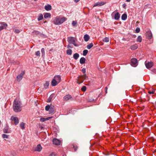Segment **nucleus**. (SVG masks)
<instances>
[{
	"instance_id": "obj_55",
	"label": "nucleus",
	"mask_w": 156,
	"mask_h": 156,
	"mask_svg": "<svg viewBox=\"0 0 156 156\" xmlns=\"http://www.w3.org/2000/svg\"><path fill=\"white\" fill-rule=\"evenodd\" d=\"M63 156H64V155H63Z\"/></svg>"
},
{
	"instance_id": "obj_34",
	"label": "nucleus",
	"mask_w": 156,
	"mask_h": 156,
	"mask_svg": "<svg viewBox=\"0 0 156 156\" xmlns=\"http://www.w3.org/2000/svg\"><path fill=\"white\" fill-rule=\"evenodd\" d=\"M88 52V51L87 50H84L83 51V56H86Z\"/></svg>"
},
{
	"instance_id": "obj_9",
	"label": "nucleus",
	"mask_w": 156,
	"mask_h": 156,
	"mask_svg": "<svg viewBox=\"0 0 156 156\" xmlns=\"http://www.w3.org/2000/svg\"><path fill=\"white\" fill-rule=\"evenodd\" d=\"M42 149V147L41 144H38L37 145V147L34 148V151L40 152L41 151Z\"/></svg>"
},
{
	"instance_id": "obj_43",
	"label": "nucleus",
	"mask_w": 156,
	"mask_h": 156,
	"mask_svg": "<svg viewBox=\"0 0 156 156\" xmlns=\"http://www.w3.org/2000/svg\"><path fill=\"white\" fill-rule=\"evenodd\" d=\"M40 52L39 51H37L36 53V55L37 56H39L40 55Z\"/></svg>"
},
{
	"instance_id": "obj_27",
	"label": "nucleus",
	"mask_w": 156,
	"mask_h": 156,
	"mask_svg": "<svg viewBox=\"0 0 156 156\" xmlns=\"http://www.w3.org/2000/svg\"><path fill=\"white\" fill-rule=\"evenodd\" d=\"M49 85V82L46 81V83H45L44 85V88L45 89H47L48 88Z\"/></svg>"
},
{
	"instance_id": "obj_26",
	"label": "nucleus",
	"mask_w": 156,
	"mask_h": 156,
	"mask_svg": "<svg viewBox=\"0 0 156 156\" xmlns=\"http://www.w3.org/2000/svg\"><path fill=\"white\" fill-rule=\"evenodd\" d=\"M66 53L68 55H72V50L70 49H68L66 50Z\"/></svg>"
},
{
	"instance_id": "obj_28",
	"label": "nucleus",
	"mask_w": 156,
	"mask_h": 156,
	"mask_svg": "<svg viewBox=\"0 0 156 156\" xmlns=\"http://www.w3.org/2000/svg\"><path fill=\"white\" fill-rule=\"evenodd\" d=\"M54 108L52 107H51L49 111V113L50 114H53L54 113Z\"/></svg>"
},
{
	"instance_id": "obj_20",
	"label": "nucleus",
	"mask_w": 156,
	"mask_h": 156,
	"mask_svg": "<svg viewBox=\"0 0 156 156\" xmlns=\"http://www.w3.org/2000/svg\"><path fill=\"white\" fill-rule=\"evenodd\" d=\"M147 37L148 39H151L152 37V33L150 32H148L147 34Z\"/></svg>"
},
{
	"instance_id": "obj_5",
	"label": "nucleus",
	"mask_w": 156,
	"mask_h": 156,
	"mask_svg": "<svg viewBox=\"0 0 156 156\" xmlns=\"http://www.w3.org/2000/svg\"><path fill=\"white\" fill-rule=\"evenodd\" d=\"M131 65L136 67L138 64V61L137 59L135 58H133L131 60Z\"/></svg>"
},
{
	"instance_id": "obj_36",
	"label": "nucleus",
	"mask_w": 156,
	"mask_h": 156,
	"mask_svg": "<svg viewBox=\"0 0 156 156\" xmlns=\"http://www.w3.org/2000/svg\"><path fill=\"white\" fill-rule=\"evenodd\" d=\"M8 135L6 134H3L2 137L3 138H8Z\"/></svg>"
},
{
	"instance_id": "obj_45",
	"label": "nucleus",
	"mask_w": 156,
	"mask_h": 156,
	"mask_svg": "<svg viewBox=\"0 0 156 156\" xmlns=\"http://www.w3.org/2000/svg\"><path fill=\"white\" fill-rule=\"evenodd\" d=\"M148 93L150 94H153L154 93V91H149L148 92Z\"/></svg>"
},
{
	"instance_id": "obj_38",
	"label": "nucleus",
	"mask_w": 156,
	"mask_h": 156,
	"mask_svg": "<svg viewBox=\"0 0 156 156\" xmlns=\"http://www.w3.org/2000/svg\"><path fill=\"white\" fill-rule=\"evenodd\" d=\"M46 118H41L40 119V121L41 122H44L45 121L47 120H46Z\"/></svg>"
},
{
	"instance_id": "obj_33",
	"label": "nucleus",
	"mask_w": 156,
	"mask_h": 156,
	"mask_svg": "<svg viewBox=\"0 0 156 156\" xmlns=\"http://www.w3.org/2000/svg\"><path fill=\"white\" fill-rule=\"evenodd\" d=\"M142 40V37L140 36H139L137 38V41L140 42H141Z\"/></svg>"
},
{
	"instance_id": "obj_14",
	"label": "nucleus",
	"mask_w": 156,
	"mask_h": 156,
	"mask_svg": "<svg viewBox=\"0 0 156 156\" xmlns=\"http://www.w3.org/2000/svg\"><path fill=\"white\" fill-rule=\"evenodd\" d=\"M3 132L5 133H9L11 132V130L8 126H7L5 128Z\"/></svg>"
},
{
	"instance_id": "obj_1",
	"label": "nucleus",
	"mask_w": 156,
	"mask_h": 156,
	"mask_svg": "<svg viewBox=\"0 0 156 156\" xmlns=\"http://www.w3.org/2000/svg\"><path fill=\"white\" fill-rule=\"evenodd\" d=\"M13 108L14 111L15 112H20L22 110L20 102L15 100L13 102Z\"/></svg>"
},
{
	"instance_id": "obj_44",
	"label": "nucleus",
	"mask_w": 156,
	"mask_h": 156,
	"mask_svg": "<svg viewBox=\"0 0 156 156\" xmlns=\"http://www.w3.org/2000/svg\"><path fill=\"white\" fill-rule=\"evenodd\" d=\"M14 32L16 33H19L20 32V31L18 29H16L14 30Z\"/></svg>"
},
{
	"instance_id": "obj_41",
	"label": "nucleus",
	"mask_w": 156,
	"mask_h": 156,
	"mask_svg": "<svg viewBox=\"0 0 156 156\" xmlns=\"http://www.w3.org/2000/svg\"><path fill=\"white\" fill-rule=\"evenodd\" d=\"M72 25L74 26H75L76 24H77V22H76L75 21H73L72 22Z\"/></svg>"
},
{
	"instance_id": "obj_46",
	"label": "nucleus",
	"mask_w": 156,
	"mask_h": 156,
	"mask_svg": "<svg viewBox=\"0 0 156 156\" xmlns=\"http://www.w3.org/2000/svg\"><path fill=\"white\" fill-rule=\"evenodd\" d=\"M41 52L42 54H44V48H42L41 50Z\"/></svg>"
},
{
	"instance_id": "obj_35",
	"label": "nucleus",
	"mask_w": 156,
	"mask_h": 156,
	"mask_svg": "<svg viewBox=\"0 0 156 156\" xmlns=\"http://www.w3.org/2000/svg\"><path fill=\"white\" fill-rule=\"evenodd\" d=\"M137 48V46L136 45H132L131 47V49L132 50H135Z\"/></svg>"
},
{
	"instance_id": "obj_4",
	"label": "nucleus",
	"mask_w": 156,
	"mask_h": 156,
	"mask_svg": "<svg viewBox=\"0 0 156 156\" xmlns=\"http://www.w3.org/2000/svg\"><path fill=\"white\" fill-rule=\"evenodd\" d=\"M86 74H84L82 76H80L78 78V79L77 81V83L79 84H80L82 83L84 80L86 79Z\"/></svg>"
},
{
	"instance_id": "obj_7",
	"label": "nucleus",
	"mask_w": 156,
	"mask_h": 156,
	"mask_svg": "<svg viewBox=\"0 0 156 156\" xmlns=\"http://www.w3.org/2000/svg\"><path fill=\"white\" fill-rule=\"evenodd\" d=\"M0 24L1 25L0 26V31L5 29L8 26L7 24L5 22H1Z\"/></svg>"
},
{
	"instance_id": "obj_47",
	"label": "nucleus",
	"mask_w": 156,
	"mask_h": 156,
	"mask_svg": "<svg viewBox=\"0 0 156 156\" xmlns=\"http://www.w3.org/2000/svg\"><path fill=\"white\" fill-rule=\"evenodd\" d=\"M73 147L74 148L75 151H76L77 150V149L78 148V147L77 146H74V145L73 146Z\"/></svg>"
},
{
	"instance_id": "obj_21",
	"label": "nucleus",
	"mask_w": 156,
	"mask_h": 156,
	"mask_svg": "<svg viewBox=\"0 0 156 156\" xmlns=\"http://www.w3.org/2000/svg\"><path fill=\"white\" fill-rule=\"evenodd\" d=\"M51 16V14L49 13H46L44 15V18L46 19L48 18H50Z\"/></svg>"
},
{
	"instance_id": "obj_2",
	"label": "nucleus",
	"mask_w": 156,
	"mask_h": 156,
	"mask_svg": "<svg viewBox=\"0 0 156 156\" xmlns=\"http://www.w3.org/2000/svg\"><path fill=\"white\" fill-rule=\"evenodd\" d=\"M67 19L65 17L59 18L56 17L53 20V23L54 24L58 25L66 21Z\"/></svg>"
},
{
	"instance_id": "obj_42",
	"label": "nucleus",
	"mask_w": 156,
	"mask_h": 156,
	"mask_svg": "<svg viewBox=\"0 0 156 156\" xmlns=\"http://www.w3.org/2000/svg\"><path fill=\"white\" fill-rule=\"evenodd\" d=\"M140 28L139 27H137L136 30V32L137 33H138L140 31Z\"/></svg>"
},
{
	"instance_id": "obj_12",
	"label": "nucleus",
	"mask_w": 156,
	"mask_h": 156,
	"mask_svg": "<svg viewBox=\"0 0 156 156\" xmlns=\"http://www.w3.org/2000/svg\"><path fill=\"white\" fill-rule=\"evenodd\" d=\"M153 66V63L152 62H148L145 63V66L147 69H150Z\"/></svg>"
},
{
	"instance_id": "obj_32",
	"label": "nucleus",
	"mask_w": 156,
	"mask_h": 156,
	"mask_svg": "<svg viewBox=\"0 0 156 156\" xmlns=\"http://www.w3.org/2000/svg\"><path fill=\"white\" fill-rule=\"evenodd\" d=\"M109 38L108 37H105L104 39H103V41L104 42H108L109 41Z\"/></svg>"
},
{
	"instance_id": "obj_37",
	"label": "nucleus",
	"mask_w": 156,
	"mask_h": 156,
	"mask_svg": "<svg viewBox=\"0 0 156 156\" xmlns=\"http://www.w3.org/2000/svg\"><path fill=\"white\" fill-rule=\"evenodd\" d=\"M50 108H51L50 107V106L49 105H47L46 106L45 109L46 111H49V109H50Z\"/></svg>"
},
{
	"instance_id": "obj_19",
	"label": "nucleus",
	"mask_w": 156,
	"mask_h": 156,
	"mask_svg": "<svg viewBox=\"0 0 156 156\" xmlns=\"http://www.w3.org/2000/svg\"><path fill=\"white\" fill-rule=\"evenodd\" d=\"M89 39L90 37L88 35L86 34L84 35V39L85 41L86 42L87 41L89 40Z\"/></svg>"
},
{
	"instance_id": "obj_16",
	"label": "nucleus",
	"mask_w": 156,
	"mask_h": 156,
	"mask_svg": "<svg viewBox=\"0 0 156 156\" xmlns=\"http://www.w3.org/2000/svg\"><path fill=\"white\" fill-rule=\"evenodd\" d=\"M58 83L54 79H53L51 82V84L52 86H55L57 85Z\"/></svg>"
},
{
	"instance_id": "obj_13",
	"label": "nucleus",
	"mask_w": 156,
	"mask_h": 156,
	"mask_svg": "<svg viewBox=\"0 0 156 156\" xmlns=\"http://www.w3.org/2000/svg\"><path fill=\"white\" fill-rule=\"evenodd\" d=\"M58 83H59L61 80V76L60 75H57L55 76L54 78Z\"/></svg>"
},
{
	"instance_id": "obj_3",
	"label": "nucleus",
	"mask_w": 156,
	"mask_h": 156,
	"mask_svg": "<svg viewBox=\"0 0 156 156\" xmlns=\"http://www.w3.org/2000/svg\"><path fill=\"white\" fill-rule=\"evenodd\" d=\"M68 41L69 44H73L75 46H77L75 43V38L73 37H70L68 38Z\"/></svg>"
},
{
	"instance_id": "obj_6",
	"label": "nucleus",
	"mask_w": 156,
	"mask_h": 156,
	"mask_svg": "<svg viewBox=\"0 0 156 156\" xmlns=\"http://www.w3.org/2000/svg\"><path fill=\"white\" fill-rule=\"evenodd\" d=\"M11 120L14 121V124L16 125H17L19 122L18 119L17 117L12 116L11 117Z\"/></svg>"
},
{
	"instance_id": "obj_29",
	"label": "nucleus",
	"mask_w": 156,
	"mask_h": 156,
	"mask_svg": "<svg viewBox=\"0 0 156 156\" xmlns=\"http://www.w3.org/2000/svg\"><path fill=\"white\" fill-rule=\"evenodd\" d=\"M43 15L42 14H41L39 15V16L37 18V20L38 21H40L42 20L43 19Z\"/></svg>"
},
{
	"instance_id": "obj_52",
	"label": "nucleus",
	"mask_w": 156,
	"mask_h": 156,
	"mask_svg": "<svg viewBox=\"0 0 156 156\" xmlns=\"http://www.w3.org/2000/svg\"><path fill=\"white\" fill-rule=\"evenodd\" d=\"M80 0H74V1L75 2L77 3L79 2Z\"/></svg>"
},
{
	"instance_id": "obj_53",
	"label": "nucleus",
	"mask_w": 156,
	"mask_h": 156,
	"mask_svg": "<svg viewBox=\"0 0 156 156\" xmlns=\"http://www.w3.org/2000/svg\"><path fill=\"white\" fill-rule=\"evenodd\" d=\"M130 1H131V0H126V2H130Z\"/></svg>"
},
{
	"instance_id": "obj_24",
	"label": "nucleus",
	"mask_w": 156,
	"mask_h": 156,
	"mask_svg": "<svg viewBox=\"0 0 156 156\" xmlns=\"http://www.w3.org/2000/svg\"><path fill=\"white\" fill-rule=\"evenodd\" d=\"M79 57V55L77 53H75L73 55V58L75 60L77 59Z\"/></svg>"
},
{
	"instance_id": "obj_39",
	"label": "nucleus",
	"mask_w": 156,
	"mask_h": 156,
	"mask_svg": "<svg viewBox=\"0 0 156 156\" xmlns=\"http://www.w3.org/2000/svg\"><path fill=\"white\" fill-rule=\"evenodd\" d=\"M52 94H51L49 97V98H48V101H47V102H50L51 100V99H52Z\"/></svg>"
},
{
	"instance_id": "obj_11",
	"label": "nucleus",
	"mask_w": 156,
	"mask_h": 156,
	"mask_svg": "<svg viewBox=\"0 0 156 156\" xmlns=\"http://www.w3.org/2000/svg\"><path fill=\"white\" fill-rule=\"evenodd\" d=\"M105 4V2H98L96 3L94 5L93 7L96 6H100L104 5Z\"/></svg>"
},
{
	"instance_id": "obj_23",
	"label": "nucleus",
	"mask_w": 156,
	"mask_h": 156,
	"mask_svg": "<svg viewBox=\"0 0 156 156\" xmlns=\"http://www.w3.org/2000/svg\"><path fill=\"white\" fill-rule=\"evenodd\" d=\"M20 126L22 129H25V124L23 122H21L20 124Z\"/></svg>"
},
{
	"instance_id": "obj_30",
	"label": "nucleus",
	"mask_w": 156,
	"mask_h": 156,
	"mask_svg": "<svg viewBox=\"0 0 156 156\" xmlns=\"http://www.w3.org/2000/svg\"><path fill=\"white\" fill-rule=\"evenodd\" d=\"M93 46V44L92 43H90L88 44L87 46V48L88 49H90Z\"/></svg>"
},
{
	"instance_id": "obj_51",
	"label": "nucleus",
	"mask_w": 156,
	"mask_h": 156,
	"mask_svg": "<svg viewBox=\"0 0 156 156\" xmlns=\"http://www.w3.org/2000/svg\"><path fill=\"white\" fill-rule=\"evenodd\" d=\"M67 48H72L73 47L71 46L70 44H68L67 46Z\"/></svg>"
},
{
	"instance_id": "obj_25",
	"label": "nucleus",
	"mask_w": 156,
	"mask_h": 156,
	"mask_svg": "<svg viewBox=\"0 0 156 156\" xmlns=\"http://www.w3.org/2000/svg\"><path fill=\"white\" fill-rule=\"evenodd\" d=\"M127 18V16L126 14H123L121 16V19L122 20H125Z\"/></svg>"
},
{
	"instance_id": "obj_8",
	"label": "nucleus",
	"mask_w": 156,
	"mask_h": 156,
	"mask_svg": "<svg viewBox=\"0 0 156 156\" xmlns=\"http://www.w3.org/2000/svg\"><path fill=\"white\" fill-rule=\"evenodd\" d=\"M25 74L24 71L22 72L21 73L19 74L17 76L16 78L17 80L18 81H20L23 78V76Z\"/></svg>"
},
{
	"instance_id": "obj_31",
	"label": "nucleus",
	"mask_w": 156,
	"mask_h": 156,
	"mask_svg": "<svg viewBox=\"0 0 156 156\" xmlns=\"http://www.w3.org/2000/svg\"><path fill=\"white\" fill-rule=\"evenodd\" d=\"M33 35H38L40 34L39 32L37 30H34L32 32Z\"/></svg>"
},
{
	"instance_id": "obj_18",
	"label": "nucleus",
	"mask_w": 156,
	"mask_h": 156,
	"mask_svg": "<svg viewBox=\"0 0 156 156\" xmlns=\"http://www.w3.org/2000/svg\"><path fill=\"white\" fill-rule=\"evenodd\" d=\"M120 17V15L119 12L116 13L114 16V19L115 20H119Z\"/></svg>"
},
{
	"instance_id": "obj_49",
	"label": "nucleus",
	"mask_w": 156,
	"mask_h": 156,
	"mask_svg": "<svg viewBox=\"0 0 156 156\" xmlns=\"http://www.w3.org/2000/svg\"><path fill=\"white\" fill-rule=\"evenodd\" d=\"M126 6V5L125 3H124L122 5V7L123 8L125 9Z\"/></svg>"
},
{
	"instance_id": "obj_50",
	"label": "nucleus",
	"mask_w": 156,
	"mask_h": 156,
	"mask_svg": "<svg viewBox=\"0 0 156 156\" xmlns=\"http://www.w3.org/2000/svg\"><path fill=\"white\" fill-rule=\"evenodd\" d=\"M53 118V117L52 116L49 117H48L46 118V120H49V119H51Z\"/></svg>"
},
{
	"instance_id": "obj_54",
	"label": "nucleus",
	"mask_w": 156,
	"mask_h": 156,
	"mask_svg": "<svg viewBox=\"0 0 156 156\" xmlns=\"http://www.w3.org/2000/svg\"><path fill=\"white\" fill-rule=\"evenodd\" d=\"M107 87H105V90H106L107 91Z\"/></svg>"
},
{
	"instance_id": "obj_40",
	"label": "nucleus",
	"mask_w": 156,
	"mask_h": 156,
	"mask_svg": "<svg viewBox=\"0 0 156 156\" xmlns=\"http://www.w3.org/2000/svg\"><path fill=\"white\" fill-rule=\"evenodd\" d=\"M86 87L85 86H83L81 88V90L82 91L84 92L86 91Z\"/></svg>"
},
{
	"instance_id": "obj_10",
	"label": "nucleus",
	"mask_w": 156,
	"mask_h": 156,
	"mask_svg": "<svg viewBox=\"0 0 156 156\" xmlns=\"http://www.w3.org/2000/svg\"><path fill=\"white\" fill-rule=\"evenodd\" d=\"M53 144L56 145H59L61 143V141L59 140L56 139L54 138L53 140Z\"/></svg>"
},
{
	"instance_id": "obj_17",
	"label": "nucleus",
	"mask_w": 156,
	"mask_h": 156,
	"mask_svg": "<svg viewBox=\"0 0 156 156\" xmlns=\"http://www.w3.org/2000/svg\"><path fill=\"white\" fill-rule=\"evenodd\" d=\"M45 9L47 11H49L51 9V6L50 5H46L44 7Z\"/></svg>"
},
{
	"instance_id": "obj_15",
	"label": "nucleus",
	"mask_w": 156,
	"mask_h": 156,
	"mask_svg": "<svg viewBox=\"0 0 156 156\" xmlns=\"http://www.w3.org/2000/svg\"><path fill=\"white\" fill-rule=\"evenodd\" d=\"M72 98L71 95L69 94L66 95L63 98V100L65 101H67Z\"/></svg>"
},
{
	"instance_id": "obj_48",
	"label": "nucleus",
	"mask_w": 156,
	"mask_h": 156,
	"mask_svg": "<svg viewBox=\"0 0 156 156\" xmlns=\"http://www.w3.org/2000/svg\"><path fill=\"white\" fill-rule=\"evenodd\" d=\"M82 71L83 73H85L86 72V69H85L83 68L82 70Z\"/></svg>"
},
{
	"instance_id": "obj_22",
	"label": "nucleus",
	"mask_w": 156,
	"mask_h": 156,
	"mask_svg": "<svg viewBox=\"0 0 156 156\" xmlns=\"http://www.w3.org/2000/svg\"><path fill=\"white\" fill-rule=\"evenodd\" d=\"M85 59L84 57H82L80 58V64H83L85 63Z\"/></svg>"
}]
</instances>
